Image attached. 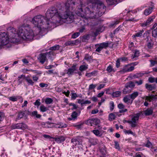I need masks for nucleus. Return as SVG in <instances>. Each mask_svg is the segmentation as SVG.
<instances>
[{"label":"nucleus","instance_id":"obj_41","mask_svg":"<svg viewBox=\"0 0 157 157\" xmlns=\"http://www.w3.org/2000/svg\"><path fill=\"white\" fill-rule=\"evenodd\" d=\"M53 100L50 98H47L45 100V102L47 104H49L53 102Z\"/></svg>","mask_w":157,"mask_h":157},{"label":"nucleus","instance_id":"obj_42","mask_svg":"<svg viewBox=\"0 0 157 157\" xmlns=\"http://www.w3.org/2000/svg\"><path fill=\"white\" fill-rule=\"evenodd\" d=\"M92 132L96 136H100L99 130H94Z\"/></svg>","mask_w":157,"mask_h":157},{"label":"nucleus","instance_id":"obj_35","mask_svg":"<svg viewBox=\"0 0 157 157\" xmlns=\"http://www.w3.org/2000/svg\"><path fill=\"white\" fill-rule=\"evenodd\" d=\"M106 71L110 73L112 71H115L114 69L113 68V66L110 64L107 68Z\"/></svg>","mask_w":157,"mask_h":157},{"label":"nucleus","instance_id":"obj_17","mask_svg":"<svg viewBox=\"0 0 157 157\" xmlns=\"http://www.w3.org/2000/svg\"><path fill=\"white\" fill-rule=\"evenodd\" d=\"M144 113L146 116H149L151 115L153 113V110L152 108L147 109L144 111Z\"/></svg>","mask_w":157,"mask_h":157},{"label":"nucleus","instance_id":"obj_40","mask_svg":"<svg viewBox=\"0 0 157 157\" xmlns=\"http://www.w3.org/2000/svg\"><path fill=\"white\" fill-rule=\"evenodd\" d=\"M144 75V74L143 73H137L136 74L134 75L133 76V78H138L140 77H142Z\"/></svg>","mask_w":157,"mask_h":157},{"label":"nucleus","instance_id":"obj_10","mask_svg":"<svg viewBox=\"0 0 157 157\" xmlns=\"http://www.w3.org/2000/svg\"><path fill=\"white\" fill-rule=\"evenodd\" d=\"M134 67L131 66L128 64L125 66L122 70L120 71V72L122 73H124L125 72L132 71L134 70Z\"/></svg>","mask_w":157,"mask_h":157},{"label":"nucleus","instance_id":"obj_18","mask_svg":"<svg viewBox=\"0 0 157 157\" xmlns=\"http://www.w3.org/2000/svg\"><path fill=\"white\" fill-rule=\"evenodd\" d=\"M145 87L148 90H152L155 89L156 88L155 85L154 84H145Z\"/></svg>","mask_w":157,"mask_h":157},{"label":"nucleus","instance_id":"obj_38","mask_svg":"<svg viewBox=\"0 0 157 157\" xmlns=\"http://www.w3.org/2000/svg\"><path fill=\"white\" fill-rule=\"evenodd\" d=\"M139 51L137 50H136L134 52V55L132 56V59H134L135 58L138 57L139 56Z\"/></svg>","mask_w":157,"mask_h":157},{"label":"nucleus","instance_id":"obj_48","mask_svg":"<svg viewBox=\"0 0 157 157\" xmlns=\"http://www.w3.org/2000/svg\"><path fill=\"white\" fill-rule=\"evenodd\" d=\"M5 117L4 113L2 112H0V121H2Z\"/></svg>","mask_w":157,"mask_h":157},{"label":"nucleus","instance_id":"obj_46","mask_svg":"<svg viewBox=\"0 0 157 157\" xmlns=\"http://www.w3.org/2000/svg\"><path fill=\"white\" fill-rule=\"evenodd\" d=\"M110 110L112 111L114 107V103L113 101H111L109 103Z\"/></svg>","mask_w":157,"mask_h":157},{"label":"nucleus","instance_id":"obj_52","mask_svg":"<svg viewBox=\"0 0 157 157\" xmlns=\"http://www.w3.org/2000/svg\"><path fill=\"white\" fill-rule=\"evenodd\" d=\"M32 78L33 81L34 82H37L39 79V77L38 76L33 75L32 76Z\"/></svg>","mask_w":157,"mask_h":157},{"label":"nucleus","instance_id":"obj_16","mask_svg":"<svg viewBox=\"0 0 157 157\" xmlns=\"http://www.w3.org/2000/svg\"><path fill=\"white\" fill-rule=\"evenodd\" d=\"M121 1V0H106V2L109 5L116 4Z\"/></svg>","mask_w":157,"mask_h":157},{"label":"nucleus","instance_id":"obj_3","mask_svg":"<svg viewBox=\"0 0 157 157\" xmlns=\"http://www.w3.org/2000/svg\"><path fill=\"white\" fill-rule=\"evenodd\" d=\"M55 55L54 52L50 51L45 53L40 54L38 59L40 62L43 64L47 60V57L50 59L52 61L53 58V56Z\"/></svg>","mask_w":157,"mask_h":157},{"label":"nucleus","instance_id":"obj_25","mask_svg":"<svg viewBox=\"0 0 157 157\" xmlns=\"http://www.w3.org/2000/svg\"><path fill=\"white\" fill-rule=\"evenodd\" d=\"M144 31L143 30L140 31L138 33H136L135 35L132 36L133 38H135L136 37H140L141 36Z\"/></svg>","mask_w":157,"mask_h":157},{"label":"nucleus","instance_id":"obj_61","mask_svg":"<svg viewBox=\"0 0 157 157\" xmlns=\"http://www.w3.org/2000/svg\"><path fill=\"white\" fill-rule=\"evenodd\" d=\"M30 71H34V73L36 74V75H40L42 74V72L40 71H33L32 70H31Z\"/></svg>","mask_w":157,"mask_h":157},{"label":"nucleus","instance_id":"obj_30","mask_svg":"<svg viewBox=\"0 0 157 157\" xmlns=\"http://www.w3.org/2000/svg\"><path fill=\"white\" fill-rule=\"evenodd\" d=\"M54 124V123H51L49 122H47L44 124V127L45 128H53V126H52V124Z\"/></svg>","mask_w":157,"mask_h":157},{"label":"nucleus","instance_id":"obj_57","mask_svg":"<svg viewBox=\"0 0 157 157\" xmlns=\"http://www.w3.org/2000/svg\"><path fill=\"white\" fill-rule=\"evenodd\" d=\"M89 38V35H87L83 36L82 37V40H88Z\"/></svg>","mask_w":157,"mask_h":157},{"label":"nucleus","instance_id":"obj_15","mask_svg":"<svg viewBox=\"0 0 157 157\" xmlns=\"http://www.w3.org/2000/svg\"><path fill=\"white\" fill-rule=\"evenodd\" d=\"M71 117H70L68 118L69 121L75 120V119H77L78 116V113L76 112H73L72 113L71 115Z\"/></svg>","mask_w":157,"mask_h":157},{"label":"nucleus","instance_id":"obj_27","mask_svg":"<svg viewBox=\"0 0 157 157\" xmlns=\"http://www.w3.org/2000/svg\"><path fill=\"white\" fill-rule=\"evenodd\" d=\"M30 115L32 116H36V118H40L41 115L38 114L37 112L36 111H33L31 113Z\"/></svg>","mask_w":157,"mask_h":157},{"label":"nucleus","instance_id":"obj_1","mask_svg":"<svg viewBox=\"0 0 157 157\" xmlns=\"http://www.w3.org/2000/svg\"><path fill=\"white\" fill-rule=\"evenodd\" d=\"M75 0H67V2L61 6L58 10L55 7L49 9L46 13V17L41 15L34 17L32 22L36 27L35 31L29 27L22 26L16 32L14 28L9 27L7 29L8 33L12 35L14 43L18 42L22 39L27 40H33L34 36L38 34L41 29H46L50 27V22L55 24H61L63 22L70 23L74 20L72 10L75 5Z\"/></svg>","mask_w":157,"mask_h":157},{"label":"nucleus","instance_id":"obj_14","mask_svg":"<svg viewBox=\"0 0 157 157\" xmlns=\"http://www.w3.org/2000/svg\"><path fill=\"white\" fill-rule=\"evenodd\" d=\"M25 79L27 82L28 85L33 86L34 84V82L31 79L29 75H28L25 77Z\"/></svg>","mask_w":157,"mask_h":157},{"label":"nucleus","instance_id":"obj_39","mask_svg":"<svg viewBox=\"0 0 157 157\" xmlns=\"http://www.w3.org/2000/svg\"><path fill=\"white\" fill-rule=\"evenodd\" d=\"M150 61L151 63L150 67H153L155 64H157V58H155L154 60H151Z\"/></svg>","mask_w":157,"mask_h":157},{"label":"nucleus","instance_id":"obj_13","mask_svg":"<svg viewBox=\"0 0 157 157\" xmlns=\"http://www.w3.org/2000/svg\"><path fill=\"white\" fill-rule=\"evenodd\" d=\"M53 139L57 143H60L63 142L65 139V137L63 136H59Z\"/></svg>","mask_w":157,"mask_h":157},{"label":"nucleus","instance_id":"obj_36","mask_svg":"<svg viewBox=\"0 0 157 157\" xmlns=\"http://www.w3.org/2000/svg\"><path fill=\"white\" fill-rule=\"evenodd\" d=\"M152 35L153 37L157 38V27L152 31Z\"/></svg>","mask_w":157,"mask_h":157},{"label":"nucleus","instance_id":"obj_44","mask_svg":"<svg viewBox=\"0 0 157 157\" xmlns=\"http://www.w3.org/2000/svg\"><path fill=\"white\" fill-rule=\"evenodd\" d=\"M80 35L79 32L75 33L72 35L71 37L72 38L75 39L78 37Z\"/></svg>","mask_w":157,"mask_h":157},{"label":"nucleus","instance_id":"obj_62","mask_svg":"<svg viewBox=\"0 0 157 157\" xmlns=\"http://www.w3.org/2000/svg\"><path fill=\"white\" fill-rule=\"evenodd\" d=\"M118 108L120 109H123L124 107V106L121 103L119 104L118 105Z\"/></svg>","mask_w":157,"mask_h":157},{"label":"nucleus","instance_id":"obj_23","mask_svg":"<svg viewBox=\"0 0 157 157\" xmlns=\"http://www.w3.org/2000/svg\"><path fill=\"white\" fill-rule=\"evenodd\" d=\"M21 98V97L20 96H12L9 97V99L13 101H16L18 99Z\"/></svg>","mask_w":157,"mask_h":157},{"label":"nucleus","instance_id":"obj_32","mask_svg":"<svg viewBox=\"0 0 157 157\" xmlns=\"http://www.w3.org/2000/svg\"><path fill=\"white\" fill-rule=\"evenodd\" d=\"M116 117V115L113 113H110L109 116V121H112L115 119Z\"/></svg>","mask_w":157,"mask_h":157},{"label":"nucleus","instance_id":"obj_50","mask_svg":"<svg viewBox=\"0 0 157 157\" xmlns=\"http://www.w3.org/2000/svg\"><path fill=\"white\" fill-rule=\"evenodd\" d=\"M83 123H81L79 124H74V126L75 127H76L77 128H81L82 126L83 125Z\"/></svg>","mask_w":157,"mask_h":157},{"label":"nucleus","instance_id":"obj_20","mask_svg":"<svg viewBox=\"0 0 157 157\" xmlns=\"http://www.w3.org/2000/svg\"><path fill=\"white\" fill-rule=\"evenodd\" d=\"M147 47L149 49L151 48L154 45V43L153 41L150 39H148L147 41Z\"/></svg>","mask_w":157,"mask_h":157},{"label":"nucleus","instance_id":"obj_19","mask_svg":"<svg viewBox=\"0 0 157 157\" xmlns=\"http://www.w3.org/2000/svg\"><path fill=\"white\" fill-rule=\"evenodd\" d=\"M139 95V93L138 92H134L132 94H131L129 95L130 96V98L132 99L131 103H132L133 101Z\"/></svg>","mask_w":157,"mask_h":157},{"label":"nucleus","instance_id":"obj_26","mask_svg":"<svg viewBox=\"0 0 157 157\" xmlns=\"http://www.w3.org/2000/svg\"><path fill=\"white\" fill-rule=\"evenodd\" d=\"M89 142L92 145H95L98 142V140L96 139L90 138L89 139Z\"/></svg>","mask_w":157,"mask_h":157},{"label":"nucleus","instance_id":"obj_2","mask_svg":"<svg viewBox=\"0 0 157 157\" xmlns=\"http://www.w3.org/2000/svg\"><path fill=\"white\" fill-rule=\"evenodd\" d=\"M90 6V18H96L101 16L106 10V7L100 1L94 0Z\"/></svg>","mask_w":157,"mask_h":157},{"label":"nucleus","instance_id":"obj_54","mask_svg":"<svg viewBox=\"0 0 157 157\" xmlns=\"http://www.w3.org/2000/svg\"><path fill=\"white\" fill-rule=\"evenodd\" d=\"M11 128L12 129H18V123L13 124L11 126Z\"/></svg>","mask_w":157,"mask_h":157},{"label":"nucleus","instance_id":"obj_9","mask_svg":"<svg viewBox=\"0 0 157 157\" xmlns=\"http://www.w3.org/2000/svg\"><path fill=\"white\" fill-rule=\"evenodd\" d=\"M82 138L80 136L75 137L71 140V142L75 145L81 144Z\"/></svg>","mask_w":157,"mask_h":157},{"label":"nucleus","instance_id":"obj_28","mask_svg":"<svg viewBox=\"0 0 157 157\" xmlns=\"http://www.w3.org/2000/svg\"><path fill=\"white\" fill-rule=\"evenodd\" d=\"M27 127V125L22 123H18V129H24Z\"/></svg>","mask_w":157,"mask_h":157},{"label":"nucleus","instance_id":"obj_43","mask_svg":"<svg viewBox=\"0 0 157 157\" xmlns=\"http://www.w3.org/2000/svg\"><path fill=\"white\" fill-rule=\"evenodd\" d=\"M52 126H53V128H60L63 127V126L62 125L60 124V123H59L57 124H55V125H52Z\"/></svg>","mask_w":157,"mask_h":157},{"label":"nucleus","instance_id":"obj_53","mask_svg":"<svg viewBox=\"0 0 157 157\" xmlns=\"http://www.w3.org/2000/svg\"><path fill=\"white\" fill-rule=\"evenodd\" d=\"M40 100L39 99L37 100L34 103V104L38 107L41 104L40 102Z\"/></svg>","mask_w":157,"mask_h":157},{"label":"nucleus","instance_id":"obj_56","mask_svg":"<svg viewBox=\"0 0 157 157\" xmlns=\"http://www.w3.org/2000/svg\"><path fill=\"white\" fill-rule=\"evenodd\" d=\"M39 86L41 87H47L48 86V85L46 83H41L40 84Z\"/></svg>","mask_w":157,"mask_h":157},{"label":"nucleus","instance_id":"obj_33","mask_svg":"<svg viewBox=\"0 0 157 157\" xmlns=\"http://www.w3.org/2000/svg\"><path fill=\"white\" fill-rule=\"evenodd\" d=\"M88 65H82L80 66L79 68V70L81 71H83L86 70L88 68Z\"/></svg>","mask_w":157,"mask_h":157},{"label":"nucleus","instance_id":"obj_64","mask_svg":"<svg viewBox=\"0 0 157 157\" xmlns=\"http://www.w3.org/2000/svg\"><path fill=\"white\" fill-rule=\"evenodd\" d=\"M85 30V28L84 26L82 27L79 30V32L82 33Z\"/></svg>","mask_w":157,"mask_h":157},{"label":"nucleus","instance_id":"obj_34","mask_svg":"<svg viewBox=\"0 0 157 157\" xmlns=\"http://www.w3.org/2000/svg\"><path fill=\"white\" fill-rule=\"evenodd\" d=\"M121 92L120 91H116L112 94V96L114 97H118L120 96Z\"/></svg>","mask_w":157,"mask_h":157},{"label":"nucleus","instance_id":"obj_22","mask_svg":"<svg viewBox=\"0 0 157 157\" xmlns=\"http://www.w3.org/2000/svg\"><path fill=\"white\" fill-rule=\"evenodd\" d=\"M130 95H128L125 96L123 100L125 103H126L127 104L129 103L131 104L130 102Z\"/></svg>","mask_w":157,"mask_h":157},{"label":"nucleus","instance_id":"obj_5","mask_svg":"<svg viewBox=\"0 0 157 157\" xmlns=\"http://www.w3.org/2000/svg\"><path fill=\"white\" fill-rule=\"evenodd\" d=\"M140 115V114L139 113L135 114L132 117L131 120L127 121V122L130 125L132 128H135L137 126V123Z\"/></svg>","mask_w":157,"mask_h":157},{"label":"nucleus","instance_id":"obj_63","mask_svg":"<svg viewBox=\"0 0 157 157\" xmlns=\"http://www.w3.org/2000/svg\"><path fill=\"white\" fill-rule=\"evenodd\" d=\"M135 83L137 84L138 85H140L142 84L143 83V81L141 80H140L139 81H136L135 82Z\"/></svg>","mask_w":157,"mask_h":157},{"label":"nucleus","instance_id":"obj_7","mask_svg":"<svg viewBox=\"0 0 157 157\" xmlns=\"http://www.w3.org/2000/svg\"><path fill=\"white\" fill-rule=\"evenodd\" d=\"M109 44L108 42H103L101 43L97 44L95 45V46L97 48L96 49V52H99L104 48H106L108 47Z\"/></svg>","mask_w":157,"mask_h":157},{"label":"nucleus","instance_id":"obj_60","mask_svg":"<svg viewBox=\"0 0 157 157\" xmlns=\"http://www.w3.org/2000/svg\"><path fill=\"white\" fill-rule=\"evenodd\" d=\"M105 84H101L99 86L97 87V89L98 90H100L101 89L104 88V86H105Z\"/></svg>","mask_w":157,"mask_h":157},{"label":"nucleus","instance_id":"obj_37","mask_svg":"<svg viewBox=\"0 0 157 157\" xmlns=\"http://www.w3.org/2000/svg\"><path fill=\"white\" fill-rule=\"evenodd\" d=\"M59 45H56L50 48V50H52L53 52V51H55L56 50H58L59 49Z\"/></svg>","mask_w":157,"mask_h":157},{"label":"nucleus","instance_id":"obj_24","mask_svg":"<svg viewBox=\"0 0 157 157\" xmlns=\"http://www.w3.org/2000/svg\"><path fill=\"white\" fill-rule=\"evenodd\" d=\"M152 8L151 7L145 9L144 12V14L146 16L149 15L152 12Z\"/></svg>","mask_w":157,"mask_h":157},{"label":"nucleus","instance_id":"obj_12","mask_svg":"<svg viewBox=\"0 0 157 157\" xmlns=\"http://www.w3.org/2000/svg\"><path fill=\"white\" fill-rule=\"evenodd\" d=\"M154 18L155 17L154 16L149 18L146 22H144L141 24V26L143 27H145L149 25L153 21V20Z\"/></svg>","mask_w":157,"mask_h":157},{"label":"nucleus","instance_id":"obj_47","mask_svg":"<svg viewBox=\"0 0 157 157\" xmlns=\"http://www.w3.org/2000/svg\"><path fill=\"white\" fill-rule=\"evenodd\" d=\"M155 78L152 77H150L148 78V81L150 82L153 83L155 81Z\"/></svg>","mask_w":157,"mask_h":157},{"label":"nucleus","instance_id":"obj_11","mask_svg":"<svg viewBox=\"0 0 157 157\" xmlns=\"http://www.w3.org/2000/svg\"><path fill=\"white\" fill-rule=\"evenodd\" d=\"M76 65L73 64L71 68H69L66 71H67L66 73L68 75H72L73 74L74 71L76 69Z\"/></svg>","mask_w":157,"mask_h":157},{"label":"nucleus","instance_id":"obj_21","mask_svg":"<svg viewBox=\"0 0 157 157\" xmlns=\"http://www.w3.org/2000/svg\"><path fill=\"white\" fill-rule=\"evenodd\" d=\"M156 95H151L149 96H146L145 97V100L149 101H151L153 99H155Z\"/></svg>","mask_w":157,"mask_h":157},{"label":"nucleus","instance_id":"obj_51","mask_svg":"<svg viewBox=\"0 0 157 157\" xmlns=\"http://www.w3.org/2000/svg\"><path fill=\"white\" fill-rule=\"evenodd\" d=\"M76 13L78 16H79L82 18L85 17V15L83 14L82 13H81L80 12L79 13V12H76Z\"/></svg>","mask_w":157,"mask_h":157},{"label":"nucleus","instance_id":"obj_59","mask_svg":"<svg viewBox=\"0 0 157 157\" xmlns=\"http://www.w3.org/2000/svg\"><path fill=\"white\" fill-rule=\"evenodd\" d=\"M121 60L119 59H117V60L116 61V66L117 67H119L120 65V62Z\"/></svg>","mask_w":157,"mask_h":157},{"label":"nucleus","instance_id":"obj_49","mask_svg":"<svg viewBox=\"0 0 157 157\" xmlns=\"http://www.w3.org/2000/svg\"><path fill=\"white\" fill-rule=\"evenodd\" d=\"M124 132L125 134H131L133 135H135V134L130 130H125L124 131Z\"/></svg>","mask_w":157,"mask_h":157},{"label":"nucleus","instance_id":"obj_45","mask_svg":"<svg viewBox=\"0 0 157 157\" xmlns=\"http://www.w3.org/2000/svg\"><path fill=\"white\" fill-rule=\"evenodd\" d=\"M145 146L147 147L151 148H152L153 146L152 143L148 140L147 141V144Z\"/></svg>","mask_w":157,"mask_h":157},{"label":"nucleus","instance_id":"obj_58","mask_svg":"<svg viewBox=\"0 0 157 157\" xmlns=\"http://www.w3.org/2000/svg\"><path fill=\"white\" fill-rule=\"evenodd\" d=\"M115 146L116 148L120 150V147H119V144L117 142H115Z\"/></svg>","mask_w":157,"mask_h":157},{"label":"nucleus","instance_id":"obj_55","mask_svg":"<svg viewBox=\"0 0 157 157\" xmlns=\"http://www.w3.org/2000/svg\"><path fill=\"white\" fill-rule=\"evenodd\" d=\"M96 85H94L93 84L90 85L89 86V90H91L94 89L96 87Z\"/></svg>","mask_w":157,"mask_h":157},{"label":"nucleus","instance_id":"obj_4","mask_svg":"<svg viewBox=\"0 0 157 157\" xmlns=\"http://www.w3.org/2000/svg\"><path fill=\"white\" fill-rule=\"evenodd\" d=\"M9 40L8 35L5 33H0V46L5 45L9 43Z\"/></svg>","mask_w":157,"mask_h":157},{"label":"nucleus","instance_id":"obj_29","mask_svg":"<svg viewBox=\"0 0 157 157\" xmlns=\"http://www.w3.org/2000/svg\"><path fill=\"white\" fill-rule=\"evenodd\" d=\"M25 113L24 111H20L18 113L17 119L19 120L23 117Z\"/></svg>","mask_w":157,"mask_h":157},{"label":"nucleus","instance_id":"obj_8","mask_svg":"<svg viewBox=\"0 0 157 157\" xmlns=\"http://www.w3.org/2000/svg\"><path fill=\"white\" fill-rule=\"evenodd\" d=\"M100 123V120L97 118H92L86 121L85 123L88 125L94 126L97 125Z\"/></svg>","mask_w":157,"mask_h":157},{"label":"nucleus","instance_id":"obj_31","mask_svg":"<svg viewBox=\"0 0 157 157\" xmlns=\"http://www.w3.org/2000/svg\"><path fill=\"white\" fill-rule=\"evenodd\" d=\"M40 110L41 112H44L48 110V109L44 105H42L40 107Z\"/></svg>","mask_w":157,"mask_h":157},{"label":"nucleus","instance_id":"obj_6","mask_svg":"<svg viewBox=\"0 0 157 157\" xmlns=\"http://www.w3.org/2000/svg\"><path fill=\"white\" fill-rule=\"evenodd\" d=\"M134 86V83L132 82L127 83L123 90V93L126 94L130 93Z\"/></svg>","mask_w":157,"mask_h":157}]
</instances>
